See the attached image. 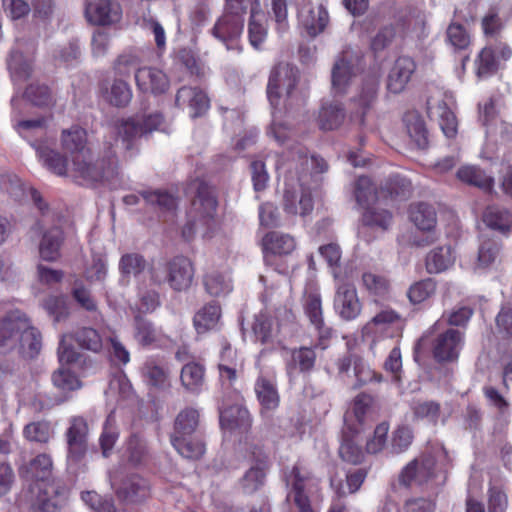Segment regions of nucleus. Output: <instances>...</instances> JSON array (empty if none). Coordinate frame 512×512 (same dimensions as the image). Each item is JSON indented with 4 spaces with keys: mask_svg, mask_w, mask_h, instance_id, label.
<instances>
[{
    "mask_svg": "<svg viewBox=\"0 0 512 512\" xmlns=\"http://www.w3.org/2000/svg\"><path fill=\"white\" fill-rule=\"evenodd\" d=\"M86 144V131L79 126H72L61 134V147L69 159L49 146H38L37 156L49 171L58 176H70L83 184L105 181L115 188L119 174L116 142L113 144L107 140L103 155L96 162Z\"/></svg>",
    "mask_w": 512,
    "mask_h": 512,
    "instance_id": "1",
    "label": "nucleus"
},
{
    "mask_svg": "<svg viewBox=\"0 0 512 512\" xmlns=\"http://www.w3.org/2000/svg\"><path fill=\"white\" fill-rule=\"evenodd\" d=\"M327 168L323 158L308 157L299 144L285 153V159L277 161L279 176L284 177L282 207L287 215L305 219L312 213L314 199L309 182L313 174L323 173Z\"/></svg>",
    "mask_w": 512,
    "mask_h": 512,
    "instance_id": "2",
    "label": "nucleus"
},
{
    "mask_svg": "<svg viewBox=\"0 0 512 512\" xmlns=\"http://www.w3.org/2000/svg\"><path fill=\"white\" fill-rule=\"evenodd\" d=\"M298 80V70L288 63L275 66L270 74L267 85V97L272 107V124L268 134L279 144H284L290 129L282 123L280 107L292 104L293 89Z\"/></svg>",
    "mask_w": 512,
    "mask_h": 512,
    "instance_id": "3",
    "label": "nucleus"
},
{
    "mask_svg": "<svg viewBox=\"0 0 512 512\" xmlns=\"http://www.w3.org/2000/svg\"><path fill=\"white\" fill-rule=\"evenodd\" d=\"M217 201L212 192L199 191L192 202L188 214V221L182 228V236L185 240H191L200 227H204L202 236L212 238L216 229L220 227V220L216 217Z\"/></svg>",
    "mask_w": 512,
    "mask_h": 512,
    "instance_id": "4",
    "label": "nucleus"
},
{
    "mask_svg": "<svg viewBox=\"0 0 512 512\" xmlns=\"http://www.w3.org/2000/svg\"><path fill=\"white\" fill-rule=\"evenodd\" d=\"M256 340L272 349L284 347V342L294 332V316L288 310L279 311L276 321L267 311L255 316L252 326Z\"/></svg>",
    "mask_w": 512,
    "mask_h": 512,
    "instance_id": "5",
    "label": "nucleus"
},
{
    "mask_svg": "<svg viewBox=\"0 0 512 512\" xmlns=\"http://www.w3.org/2000/svg\"><path fill=\"white\" fill-rule=\"evenodd\" d=\"M446 321H436L419 340L420 346H431L433 357L438 362H450L458 358L463 345L461 333L453 328L445 329Z\"/></svg>",
    "mask_w": 512,
    "mask_h": 512,
    "instance_id": "6",
    "label": "nucleus"
},
{
    "mask_svg": "<svg viewBox=\"0 0 512 512\" xmlns=\"http://www.w3.org/2000/svg\"><path fill=\"white\" fill-rule=\"evenodd\" d=\"M164 120L161 114H150L146 117H127L116 121L113 133L117 136L116 147L130 150L138 138L154 130H162Z\"/></svg>",
    "mask_w": 512,
    "mask_h": 512,
    "instance_id": "7",
    "label": "nucleus"
},
{
    "mask_svg": "<svg viewBox=\"0 0 512 512\" xmlns=\"http://www.w3.org/2000/svg\"><path fill=\"white\" fill-rule=\"evenodd\" d=\"M246 0H227L224 14L213 28V35L225 44L228 50H239V38L243 31Z\"/></svg>",
    "mask_w": 512,
    "mask_h": 512,
    "instance_id": "8",
    "label": "nucleus"
},
{
    "mask_svg": "<svg viewBox=\"0 0 512 512\" xmlns=\"http://www.w3.org/2000/svg\"><path fill=\"white\" fill-rule=\"evenodd\" d=\"M73 336L65 334L61 337L58 347V360L60 367L52 374L53 385L63 391L69 392L81 387V382L75 374L80 366L81 355L71 345Z\"/></svg>",
    "mask_w": 512,
    "mask_h": 512,
    "instance_id": "9",
    "label": "nucleus"
},
{
    "mask_svg": "<svg viewBox=\"0 0 512 512\" xmlns=\"http://www.w3.org/2000/svg\"><path fill=\"white\" fill-rule=\"evenodd\" d=\"M354 197L357 204L364 209L362 221L364 225L378 227L385 230L392 221V215L387 210H378L371 205L378 200V194L372 181L365 176H360L354 184Z\"/></svg>",
    "mask_w": 512,
    "mask_h": 512,
    "instance_id": "10",
    "label": "nucleus"
},
{
    "mask_svg": "<svg viewBox=\"0 0 512 512\" xmlns=\"http://www.w3.org/2000/svg\"><path fill=\"white\" fill-rule=\"evenodd\" d=\"M194 275L191 261L184 256H177L170 261L155 264L151 269V280L156 284L167 282L177 291L190 287Z\"/></svg>",
    "mask_w": 512,
    "mask_h": 512,
    "instance_id": "11",
    "label": "nucleus"
},
{
    "mask_svg": "<svg viewBox=\"0 0 512 512\" xmlns=\"http://www.w3.org/2000/svg\"><path fill=\"white\" fill-rule=\"evenodd\" d=\"M333 278L335 287L333 307L336 314L346 321L355 320L362 312V303L355 285L349 280L346 272L340 273L335 270Z\"/></svg>",
    "mask_w": 512,
    "mask_h": 512,
    "instance_id": "12",
    "label": "nucleus"
},
{
    "mask_svg": "<svg viewBox=\"0 0 512 512\" xmlns=\"http://www.w3.org/2000/svg\"><path fill=\"white\" fill-rule=\"evenodd\" d=\"M445 475L438 468L434 457L423 455L409 462L399 474V484L404 487L422 486L434 483H443Z\"/></svg>",
    "mask_w": 512,
    "mask_h": 512,
    "instance_id": "13",
    "label": "nucleus"
},
{
    "mask_svg": "<svg viewBox=\"0 0 512 512\" xmlns=\"http://www.w3.org/2000/svg\"><path fill=\"white\" fill-rule=\"evenodd\" d=\"M289 491L287 502H293L299 512H313L309 495L318 489V482L307 471L295 466L286 477Z\"/></svg>",
    "mask_w": 512,
    "mask_h": 512,
    "instance_id": "14",
    "label": "nucleus"
},
{
    "mask_svg": "<svg viewBox=\"0 0 512 512\" xmlns=\"http://www.w3.org/2000/svg\"><path fill=\"white\" fill-rule=\"evenodd\" d=\"M89 426L81 416H74L69 420L65 432L67 455L66 461L70 468L81 464L88 449Z\"/></svg>",
    "mask_w": 512,
    "mask_h": 512,
    "instance_id": "15",
    "label": "nucleus"
},
{
    "mask_svg": "<svg viewBox=\"0 0 512 512\" xmlns=\"http://www.w3.org/2000/svg\"><path fill=\"white\" fill-rule=\"evenodd\" d=\"M28 327V317L19 309L8 311L0 318V352L5 353L18 346L23 329Z\"/></svg>",
    "mask_w": 512,
    "mask_h": 512,
    "instance_id": "16",
    "label": "nucleus"
},
{
    "mask_svg": "<svg viewBox=\"0 0 512 512\" xmlns=\"http://www.w3.org/2000/svg\"><path fill=\"white\" fill-rule=\"evenodd\" d=\"M409 219L417 230L426 233L424 239L414 240L415 245L426 246L437 239V214L433 206L423 202L411 205Z\"/></svg>",
    "mask_w": 512,
    "mask_h": 512,
    "instance_id": "17",
    "label": "nucleus"
},
{
    "mask_svg": "<svg viewBox=\"0 0 512 512\" xmlns=\"http://www.w3.org/2000/svg\"><path fill=\"white\" fill-rule=\"evenodd\" d=\"M403 321L399 313L391 308L378 311L362 328L364 337L380 335L393 337L395 332L402 328Z\"/></svg>",
    "mask_w": 512,
    "mask_h": 512,
    "instance_id": "18",
    "label": "nucleus"
},
{
    "mask_svg": "<svg viewBox=\"0 0 512 512\" xmlns=\"http://www.w3.org/2000/svg\"><path fill=\"white\" fill-rule=\"evenodd\" d=\"M43 483L36 482L23 490L17 499L21 512H59V507L43 489Z\"/></svg>",
    "mask_w": 512,
    "mask_h": 512,
    "instance_id": "19",
    "label": "nucleus"
},
{
    "mask_svg": "<svg viewBox=\"0 0 512 512\" xmlns=\"http://www.w3.org/2000/svg\"><path fill=\"white\" fill-rule=\"evenodd\" d=\"M358 72L357 60L350 52H344L335 61L332 73L331 83L332 91L336 95L347 93Z\"/></svg>",
    "mask_w": 512,
    "mask_h": 512,
    "instance_id": "20",
    "label": "nucleus"
},
{
    "mask_svg": "<svg viewBox=\"0 0 512 512\" xmlns=\"http://www.w3.org/2000/svg\"><path fill=\"white\" fill-rule=\"evenodd\" d=\"M245 6L250 13L248 22V38L250 45L259 50L262 48L268 34L267 18L260 6L259 0H246Z\"/></svg>",
    "mask_w": 512,
    "mask_h": 512,
    "instance_id": "21",
    "label": "nucleus"
},
{
    "mask_svg": "<svg viewBox=\"0 0 512 512\" xmlns=\"http://www.w3.org/2000/svg\"><path fill=\"white\" fill-rule=\"evenodd\" d=\"M284 360L289 382L294 383L300 373H307L313 369L316 354L310 347H300L289 350Z\"/></svg>",
    "mask_w": 512,
    "mask_h": 512,
    "instance_id": "22",
    "label": "nucleus"
},
{
    "mask_svg": "<svg viewBox=\"0 0 512 512\" xmlns=\"http://www.w3.org/2000/svg\"><path fill=\"white\" fill-rule=\"evenodd\" d=\"M510 56V48L503 44H499L495 48H483L475 63L477 76L479 78H484L492 75L498 70L503 62L510 58Z\"/></svg>",
    "mask_w": 512,
    "mask_h": 512,
    "instance_id": "23",
    "label": "nucleus"
},
{
    "mask_svg": "<svg viewBox=\"0 0 512 512\" xmlns=\"http://www.w3.org/2000/svg\"><path fill=\"white\" fill-rule=\"evenodd\" d=\"M87 20L96 25H110L120 21L122 10L120 5L112 0H95L86 5Z\"/></svg>",
    "mask_w": 512,
    "mask_h": 512,
    "instance_id": "24",
    "label": "nucleus"
},
{
    "mask_svg": "<svg viewBox=\"0 0 512 512\" xmlns=\"http://www.w3.org/2000/svg\"><path fill=\"white\" fill-rule=\"evenodd\" d=\"M415 70L416 64L412 58L399 57L389 71L387 90L392 94H400L405 91Z\"/></svg>",
    "mask_w": 512,
    "mask_h": 512,
    "instance_id": "25",
    "label": "nucleus"
},
{
    "mask_svg": "<svg viewBox=\"0 0 512 512\" xmlns=\"http://www.w3.org/2000/svg\"><path fill=\"white\" fill-rule=\"evenodd\" d=\"M135 81L140 91L154 95L165 93L170 86L167 75L154 67L138 68L135 72Z\"/></svg>",
    "mask_w": 512,
    "mask_h": 512,
    "instance_id": "26",
    "label": "nucleus"
},
{
    "mask_svg": "<svg viewBox=\"0 0 512 512\" xmlns=\"http://www.w3.org/2000/svg\"><path fill=\"white\" fill-rule=\"evenodd\" d=\"M249 458L255 462V465L245 473L240 482L241 489L246 494L255 492L263 485L267 456L261 447L255 446Z\"/></svg>",
    "mask_w": 512,
    "mask_h": 512,
    "instance_id": "27",
    "label": "nucleus"
},
{
    "mask_svg": "<svg viewBox=\"0 0 512 512\" xmlns=\"http://www.w3.org/2000/svg\"><path fill=\"white\" fill-rule=\"evenodd\" d=\"M427 112L431 119H436L439 122L446 137L453 138L456 135V117L442 95L432 97L427 101Z\"/></svg>",
    "mask_w": 512,
    "mask_h": 512,
    "instance_id": "28",
    "label": "nucleus"
},
{
    "mask_svg": "<svg viewBox=\"0 0 512 512\" xmlns=\"http://www.w3.org/2000/svg\"><path fill=\"white\" fill-rule=\"evenodd\" d=\"M372 398L366 394L358 395L353 402L352 408L344 416L343 429L356 434L364 430L368 414L371 408Z\"/></svg>",
    "mask_w": 512,
    "mask_h": 512,
    "instance_id": "29",
    "label": "nucleus"
},
{
    "mask_svg": "<svg viewBox=\"0 0 512 512\" xmlns=\"http://www.w3.org/2000/svg\"><path fill=\"white\" fill-rule=\"evenodd\" d=\"M63 243L64 233L59 226L45 229L38 246L40 259L45 262H57L61 258Z\"/></svg>",
    "mask_w": 512,
    "mask_h": 512,
    "instance_id": "30",
    "label": "nucleus"
},
{
    "mask_svg": "<svg viewBox=\"0 0 512 512\" xmlns=\"http://www.w3.org/2000/svg\"><path fill=\"white\" fill-rule=\"evenodd\" d=\"M12 121L18 134L27 140L36 151L38 146H48L47 143L40 141V138L46 134V118L38 117L35 119L20 120L14 115Z\"/></svg>",
    "mask_w": 512,
    "mask_h": 512,
    "instance_id": "31",
    "label": "nucleus"
},
{
    "mask_svg": "<svg viewBox=\"0 0 512 512\" xmlns=\"http://www.w3.org/2000/svg\"><path fill=\"white\" fill-rule=\"evenodd\" d=\"M175 103L178 107H188L191 117L203 115L209 108V99L200 89L195 87H182L176 94Z\"/></svg>",
    "mask_w": 512,
    "mask_h": 512,
    "instance_id": "32",
    "label": "nucleus"
},
{
    "mask_svg": "<svg viewBox=\"0 0 512 512\" xmlns=\"http://www.w3.org/2000/svg\"><path fill=\"white\" fill-rule=\"evenodd\" d=\"M255 393L260 403L262 413L274 411L280 403L275 376H265L262 373L255 382Z\"/></svg>",
    "mask_w": 512,
    "mask_h": 512,
    "instance_id": "33",
    "label": "nucleus"
},
{
    "mask_svg": "<svg viewBox=\"0 0 512 512\" xmlns=\"http://www.w3.org/2000/svg\"><path fill=\"white\" fill-rule=\"evenodd\" d=\"M220 424L222 429L228 431L240 432L246 431L251 425L249 411L239 404H234L228 408L221 406L219 408Z\"/></svg>",
    "mask_w": 512,
    "mask_h": 512,
    "instance_id": "34",
    "label": "nucleus"
},
{
    "mask_svg": "<svg viewBox=\"0 0 512 512\" xmlns=\"http://www.w3.org/2000/svg\"><path fill=\"white\" fill-rule=\"evenodd\" d=\"M304 312L310 323L318 330L320 337L329 335L330 329L324 324L321 296L316 288L311 287L309 291H306Z\"/></svg>",
    "mask_w": 512,
    "mask_h": 512,
    "instance_id": "35",
    "label": "nucleus"
},
{
    "mask_svg": "<svg viewBox=\"0 0 512 512\" xmlns=\"http://www.w3.org/2000/svg\"><path fill=\"white\" fill-rule=\"evenodd\" d=\"M117 494L127 503H140L150 496V486L141 476L132 475L122 482Z\"/></svg>",
    "mask_w": 512,
    "mask_h": 512,
    "instance_id": "36",
    "label": "nucleus"
},
{
    "mask_svg": "<svg viewBox=\"0 0 512 512\" xmlns=\"http://www.w3.org/2000/svg\"><path fill=\"white\" fill-rule=\"evenodd\" d=\"M20 46V43H18L17 48L12 50L8 59V69L15 83L28 79L32 73L34 46H30L26 55L20 50Z\"/></svg>",
    "mask_w": 512,
    "mask_h": 512,
    "instance_id": "37",
    "label": "nucleus"
},
{
    "mask_svg": "<svg viewBox=\"0 0 512 512\" xmlns=\"http://www.w3.org/2000/svg\"><path fill=\"white\" fill-rule=\"evenodd\" d=\"M378 86L379 78L375 75L370 76L363 80L357 95L352 99L357 109L356 113L360 116L361 123L364 122L365 114L371 108L376 99Z\"/></svg>",
    "mask_w": 512,
    "mask_h": 512,
    "instance_id": "38",
    "label": "nucleus"
},
{
    "mask_svg": "<svg viewBox=\"0 0 512 512\" xmlns=\"http://www.w3.org/2000/svg\"><path fill=\"white\" fill-rule=\"evenodd\" d=\"M362 285L375 304L391 296V284L384 275L365 272L362 275Z\"/></svg>",
    "mask_w": 512,
    "mask_h": 512,
    "instance_id": "39",
    "label": "nucleus"
},
{
    "mask_svg": "<svg viewBox=\"0 0 512 512\" xmlns=\"http://www.w3.org/2000/svg\"><path fill=\"white\" fill-rule=\"evenodd\" d=\"M0 186L16 200H22L27 195H30L39 210L42 211L44 209L41 195L35 189L27 187L18 176L3 175L0 180Z\"/></svg>",
    "mask_w": 512,
    "mask_h": 512,
    "instance_id": "40",
    "label": "nucleus"
},
{
    "mask_svg": "<svg viewBox=\"0 0 512 512\" xmlns=\"http://www.w3.org/2000/svg\"><path fill=\"white\" fill-rule=\"evenodd\" d=\"M182 387L189 393L199 394L205 386V369L196 362L185 364L180 373Z\"/></svg>",
    "mask_w": 512,
    "mask_h": 512,
    "instance_id": "41",
    "label": "nucleus"
},
{
    "mask_svg": "<svg viewBox=\"0 0 512 512\" xmlns=\"http://www.w3.org/2000/svg\"><path fill=\"white\" fill-rule=\"evenodd\" d=\"M298 17L308 34L312 36L321 33L329 22L328 12L322 6H318L316 9L303 7L299 11Z\"/></svg>",
    "mask_w": 512,
    "mask_h": 512,
    "instance_id": "42",
    "label": "nucleus"
},
{
    "mask_svg": "<svg viewBox=\"0 0 512 512\" xmlns=\"http://www.w3.org/2000/svg\"><path fill=\"white\" fill-rule=\"evenodd\" d=\"M455 253L451 246L432 249L426 256L425 266L428 273H441L453 266Z\"/></svg>",
    "mask_w": 512,
    "mask_h": 512,
    "instance_id": "43",
    "label": "nucleus"
},
{
    "mask_svg": "<svg viewBox=\"0 0 512 512\" xmlns=\"http://www.w3.org/2000/svg\"><path fill=\"white\" fill-rule=\"evenodd\" d=\"M240 365L236 352L230 346H225L220 355L218 368L220 381L226 390H229L236 380L237 368Z\"/></svg>",
    "mask_w": 512,
    "mask_h": 512,
    "instance_id": "44",
    "label": "nucleus"
},
{
    "mask_svg": "<svg viewBox=\"0 0 512 512\" xmlns=\"http://www.w3.org/2000/svg\"><path fill=\"white\" fill-rule=\"evenodd\" d=\"M204 287L207 293L214 297L228 295L233 290V281L229 271L213 270L204 277Z\"/></svg>",
    "mask_w": 512,
    "mask_h": 512,
    "instance_id": "45",
    "label": "nucleus"
},
{
    "mask_svg": "<svg viewBox=\"0 0 512 512\" xmlns=\"http://www.w3.org/2000/svg\"><path fill=\"white\" fill-rule=\"evenodd\" d=\"M263 248L267 252L277 255H287L296 248L295 239L286 233L272 231L267 233L262 240Z\"/></svg>",
    "mask_w": 512,
    "mask_h": 512,
    "instance_id": "46",
    "label": "nucleus"
},
{
    "mask_svg": "<svg viewBox=\"0 0 512 512\" xmlns=\"http://www.w3.org/2000/svg\"><path fill=\"white\" fill-rule=\"evenodd\" d=\"M221 318V308L217 303L203 306L194 316V327L197 333H205L215 329Z\"/></svg>",
    "mask_w": 512,
    "mask_h": 512,
    "instance_id": "47",
    "label": "nucleus"
},
{
    "mask_svg": "<svg viewBox=\"0 0 512 512\" xmlns=\"http://www.w3.org/2000/svg\"><path fill=\"white\" fill-rule=\"evenodd\" d=\"M171 443L187 459H199L205 452V444L198 438H191V435H172Z\"/></svg>",
    "mask_w": 512,
    "mask_h": 512,
    "instance_id": "48",
    "label": "nucleus"
},
{
    "mask_svg": "<svg viewBox=\"0 0 512 512\" xmlns=\"http://www.w3.org/2000/svg\"><path fill=\"white\" fill-rule=\"evenodd\" d=\"M404 123L407 133L418 149L426 148L428 144L427 129L421 116L414 111L408 112L404 116Z\"/></svg>",
    "mask_w": 512,
    "mask_h": 512,
    "instance_id": "49",
    "label": "nucleus"
},
{
    "mask_svg": "<svg viewBox=\"0 0 512 512\" xmlns=\"http://www.w3.org/2000/svg\"><path fill=\"white\" fill-rule=\"evenodd\" d=\"M144 381L151 386L163 388L168 385L169 371L158 360L149 358L142 367Z\"/></svg>",
    "mask_w": 512,
    "mask_h": 512,
    "instance_id": "50",
    "label": "nucleus"
},
{
    "mask_svg": "<svg viewBox=\"0 0 512 512\" xmlns=\"http://www.w3.org/2000/svg\"><path fill=\"white\" fill-rule=\"evenodd\" d=\"M21 353L28 358L36 357L42 347V337L40 331L31 325L28 319V327L23 329L18 346Z\"/></svg>",
    "mask_w": 512,
    "mask_h": 512,
    "instance_id": "51",
    "label": "nucleus"
},
{
    "mask_svg": "<svg viewBox=\"0 0 512 512\" xmlns=\"http://www.w3.org/2000/svg\"><path fill=\"white\" fill-rule=\"evenodd\" d=\"M345 114L340 104L324 103L319 111L318 122L322 130L337 129L344 120Z\"/></svg>",
    "mask_w": 512,
    "mask_h": 512,
    "instance_id": "52",
    "label": "nucleus"
},
{
    "mask_svg": "<svg viewBox=\"0 0 512 512\" xmlns=\"http://www.w3.org/2000/svg\"><path fill=\"white\" fill-rule=\"evenodd\" d=\"M104 99L110 104L122 107L126 106L132 99L130 85L123 80H114L109 87L102 91Z\"/></svg>",
    "mask_w": 512,
    "mask_h": 512,
    "instance_id": "53",
    "label": "nucleus"
},
{
    "mask_svg": "<svg viewBox=\"0 0 512 512\" xmlns=\"http://www.w3.org/2000/svg\"><path fill=\"white\" fill-rule=\"evenodd\" d=\"M343 438L339 448L341 458L349 463L357 464L363 458V452L359 445V435L343 429Z\"/></svg>",
    "mask_w": 512,
    "mask_h": 512,
    "instance_id": "54",
    "label": "nucleus"
},
{
    "mask_svg": "<svg viewBox=\"0 0 512 512\" xmlns=\"http://www.w3.org/2000/svg\"><path fill=\"white\" fill-rule=\"evenodd\" d=\"M124 456L132 465L142 464L148 457V445L143 436L132 434L125 442Z\"/></svg>",
    "mask_w": 512,
    "mask_h": 512,
    "instance_id": "55",
    "label": "nucleus"
},
{
    "mask_svg": "<svg viewBox=\"0 0 512 512\" xmlns=\"http://www.w3.org/2000/svg\"><path fill=\"white\" fill-rule=\"evenodd\" d=\"M456 175L461 182L482 189H490L493 185V178L473 165L460 167Z\"/></svg>",
    "mask_w": 512,
    "mask_h": 512,
    "instance_id": "56",
    "label": "nucleus"
},
{
    "mask_svg": "<svg viewBox=\"0 0 512 512\" xmlns=\"http://www.w3.org/2000/svg\"><path fill=\"white\" fill-rule=\"evenodd\" d=\"M483 222L491 229L506 231L512 224V216L499 206H488L482 216Z\"/></svg>",
    "mask_w": 512,
    "mask_h": 512,
    "instance_id": "57",
    "label": "nucleus"
},
{
    "mask_svg": "<svg viewBox=\"0 0 512 512\" xmlns=\"http://www.w3.org/2000/svg\"><path fill=\"white\" fill-rule=\"evenodd\" d=\"M118 437L119 432L116 427L115 415L114 412H111L104 422L103 430L99 437V445L104 457L110 456Z\"/></svg>",
    "mask_w": 512,
    "mask_h": 512,
    "instance_id": "58",
    "label": "nucleus"
},
{
    "mask_svg": "<svg viewBox=\"0 0 512 512\" xmlns=\"http://www.w3.org/2000/svg\"><path fill=\"white\" fill-rule=\"evenodd\" d=\"M199 411L187 407L179 412L175 420L173 435H192L199 425Z\"/></svg>",
    "mask_w": 512,
    "mask_h": 512,
    "instance_id": "59",
    "label": "nucleus"
},
{
    "mask_svg": "<svg viewBox=\"0 0 512 512\" xmlns=\"http://www.w3.org/2000/svg\"><path fill=\"white\" fill-rule=\"evenodd\" d=\"M437 283L432 278L414 282L407 291L408 299L413 304H420L430 299L436 292Z\"/></svg>",
    "mask_w": 512,
    "mask_h": 512,
    "instance_id": "60",
    "label": "nucleus"
},
{
    "mask_svg": "<svg viewBox=\"0 0 512 512\" xmlns=\"http://www.w3.org/2000/svg\"><path fill=\"white\" fill-rule=\"evenodd\" d=\"M23 435L28 441L47 443L54 435V428L49 421H35L24 427Z\"/></svg>",
    "mask_w": 512,
    "mask_h": 512,
    "instance_id": "61",
    "label": "nucleus"
},
{
    "mask_svg": "<svg viewBox=\"0 0 512 512\" xmlns=\"http://www.w3.org/2000/svg\"><path fill=\"white\" fill-rule=\"evenodd\" d=\"M146 261L144 257L138 253H126L119 261V271L123 279L137 277L145 270Z\"/></svg>",
    "mask_w": 512,
    "mask_h": 512,
    "instance_id": "62",
    "label": "nucleus"
},
{
    "mask_svg": "<svg viewBox=\"0 0 512 512\" xmlns=\"http://www.w3.org/2000/svg\"><path fill=\"white\" fill-rule=\"evenodd\" d=\"M108 274L107 263L103 255H93L84 270V278L89 283H101Z\"/></svg>",
    "mask_w": 512,
    "mask_h": 512,
    "instance_id": "63",
    "label": "nucleus"
},
{
    "mask_svg": "<svg viewBox=\"0 0 512 512\" xmlns=\"http://www.w3.org/2000/svg\"><path fill=\"white\" fill-rule=\"evenodd\" d=\"M135 338L142 345H150L160 340L161 331L155 328L149 321L136 318Z\"/></svg>",
    "mask_w": 512,
    "mask_h": 512,
    "instance_id": "64",
    "label": "nucleus"
}]
</instances>
